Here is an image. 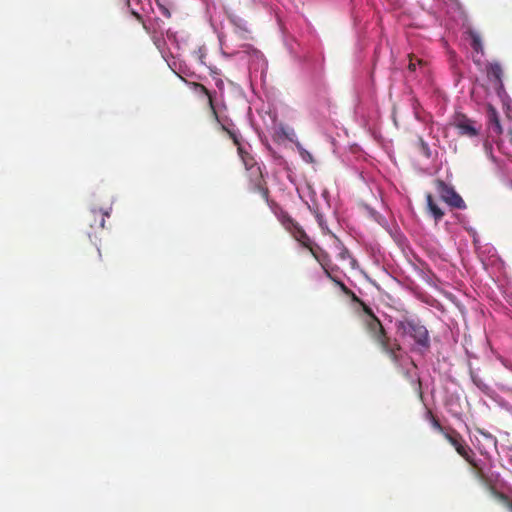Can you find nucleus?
<instances>
[{
	"label": "nucleus",
	"mask_w": 512,
	"mask_h": 512,
	"mask_svg": "<svg viewBox=\"0 0 512 512\" xmlns=\"http://www.w3.org/2000/svg\"><path fill=\"white\" fill-rule=\"evenodd\" d=\"M363 311L366 315L364 324L374 342L380 347L392 362L399 363L400 355L399 352L402 347L397 339H391L386 330L384 329L379 318L374 314L372 309L365 303H362Z\"/></svg>",
	"instance_id": "f257e3e1"
},
{
	"label": "nucleus",
	"mask_w": 512,
	"mask_h": 512,
	"mask_svg": "<svg viewBox=\"0 0 512 512\" xmlns=\"http://www.w3.org/2000/svg\"><path fill=\"white\" fill-rule=\"evenodd\" d=\"M396 328L402 335H407L414 340L417 351L425 352L430 349L429 331L419 320L405 318L396 322Z\"/></svg>",
	"instance_id": "f03ea898"
},
{
	"label": "nucleus",
	"mask_w": 512,
	"mask_h": 512,
	"mask_svg": "<svg viewBox=\"0 0 512 512\" xmlns=\"http://www.w3.org/2000/svg\"><path fill=\"white\" fill-rule=\"evenodd\" d=\"M238 154L245 166V168L249 171H251L252 179V186L253 190L260 193L262 198L268 202L269 198V189L266 185V181L263 178L261 168L257 166V163L254 159V157L248 153L243 146H239L238 148Z\"/></svg>",
	"instance_id": "7ed1b4c3"
},
{
	"label": "nucleus",
	"mask_w": 512,
	"mask_h": 512,
	"mask_svg": "<svg viewBox=\"0 0 512 512\" xmlns=\"http://www.w3.org/2000/svg\"><path fill=\"white\" fill-rule=\"evenodd\" d=\"M280 222L283 225V227L285 228V230H287L293 236V238L295 240H297L302 246L308 248L311 251L312 255L318 261H320L311 246L312 243H311L310 237L306 234L304 229L293 218H291L288 214H282L280 216Z\"/></svg>",
	"instance_id": "20e7f679"
},
{
	"label": "nucleus",
	"mask_w": 512,
	"mask_h": 512,
	"mask_svg": "<svg viewBox=\"0 0 512 512\" xmlns=\"http://www.w3.org/2000/svg\"><path fill=\"white\" fill-rule=\"evenodd\" d=\"M435 188L439 197L452 208L464 209L465 202L462 197L454 190V188L446 184L443 180H435Z\"/></svg>",
	"instance_id": "39448f33"
},
{
	"label": "nucleus",
	"mask_w": 512,
	"mask_h": 512,
	"mask_svg": "<svg viewBox=\"0 0 512 512\" xmlns=\"http://www.w3.org/2000/svg\"><path fill=\"white\" fill-rule=\"evenodd\" d=\"M444 438L455 448L457 453L462 456L467 462L475 466L473 459L469 452L471 449L465 444L462 435L452 427H448L447 431L443 434Z\"/></svg>",
	"instance_id": "423d86ee"
},
{
	"label": "nucleus",
	"mask_w": 512,
	"mask_h": 512,
	"mask_svg": "<svg viewBox=\"0 0 512 512\" xmlns=\"http://www.w3.org/2000/svg\"><path fill=\"white\" fill-rule=\"evenodd\" d=\"M452 125L458 130L460 136L476 137L479 134V128L476 122L468 118L465 114L456 113L453 117Z\"/></svg>",
	"instance_id": "0eeeda50"
},
{
	"label": "nucleus",
	"mask_w": 512,
	"mask_h": 512,
	"mask_svg": "<svg viewBox=\"0 0 512 512\" xmlns=\"http://www.w3.org/2000/svg\"><path fill=\"white\" fill-rule=\"evenodd\" d=\"M108 211H103L102 209H92L88 215V222L91 228L100 229L104 228L105 219L109 217Z\"/></svg>",
	"instance_id": "6e6552de"
},
{
	"label": "nucleus",
	"mask_w": 512,
	"mask_h": 512,
	"mask_svg": "<svg viewBox=\"0 0 512 512\" xmlns=\"http://www.w3.org/2000/svg\"><path fill=\"white\" fill-rule=\"evenodd\" d=\"M189 85H190V87L196 93L202 94V95L207 97L208 105H209V108L211 110V114H212L214 120H218V113H217L216 108L214 106V102H213V98H212L211 92L201 83L190 82Z\"/></svg>",
	"instance_id": "1a4fd4ad"
},
{
	"label": "nucleus",
	"mask_w": 512,
	"mask_h": 512,
	"mask_svg": "<svg viewBox=\"0 0 512 512\" xmlns=\"http://www.w3.org/2000/svg\"><path fill=\"white\" fill-rule=\"evenodd\" d=\"M467 33L471 39V47L473 51L477 55L480 54L482 56L484 54V47L479 33L474 30H469Z\"/></svg>",
	"instance_id": "9d476101"
},
{
	"label": "nucleus",
	"mask_w": 512,
	"mask_h": 512,
	"mask_svg": "<svg viewBox=\"0 0 512 512\" xmlns=\"http://www.w3.org/2000/svg\"><path fill=\"white\" fill-rule=\"evenodd\" d=\"M426 202L427 207L431 214L433 215L435 221H440L444 216V212L435 203L433 196L430 193L426 195Z\"/></svg>",
	"instance_id": "9b49d317"
},
{
	"label": "nucleus",
	"mask_w": 512,
	"mask_h": 512,
	"mask_svg": "<svg viewBox=\"0 0 512 512\" xmlns=\"http://www.w3.org/2000/svg\"><path fill=\"white\" fill-rule=\"evenodd\" d=\"M426 420H428L432 426V428L436 431H438L439 433H441L442 435L447 431V428L443 427L440 423V421L438 420V418L433 414V412L431 410H427L426 411V416H425Z\"/></svg>",
	"instance_id": "f8f14e48"
},
{
	"label": "nucleus",
	"mask_w": 512,
	"mask_h": 512,
	"mask_svg": "<svg viewBox=\"0 0 512 512\" xmlns=\"http://www.w3.org/2000/svg\"><path fill=\"white\" fill-rule=\"evenodd\" d=\"M488 77L494 78L495 80L501 82V78L503 75L502 67L499 63H491L487 68Z\"/></svg>",
	"instance_id": "ddd939ff"
},
{
	"label": "nucleus",
	"mask_w": 512,
	"mask_h": 512,
	"mask_svg": "<svg viewBox=\"0 0 512 512\" xmlns=\"http://www.w3.org/2000/svg\"><path fill=\"white\" fill-rule=\"evenodd\" d=\"M224 132L233 141L234 145L237 146V149L239 148V146H242V144H241V135L238 133V131L235 128L224 127Z\"/></svg>",
	"instance_id": "4468645a"
},
{
	"label": "nucleus",
	"mask_w": 512,
	"mask_h": 512,
	"mask_svg": "<svg viewBox=\"0 0 512 512\" xmlns=\"http://www.w3.org/2000/svg\"><path fill=\"white\" fill-rule=\"evenodd\" d=\"M235 28L237 29V32L240 33L241 37L247 38L245 36L246 33H250L249 29L247 28L246 22H244L241 19H233L232 20Z\"/></svg>",
	"instance_id": "2eb2a0df"
},
{
	"label": "nucleus",
	"mask_w": 512,
	"mask_h": 512,
	"mask_svg": "<svg viewBox=\"0 0 512 512\" xmlns=\"http://www.w3.org/2000/svg\"><path fill=\"white\" fill-rule=\"evenodd\" d=\"M417 144H418V147H419L421 153L425 157L429 158L431 156V151H430L428 144L424 141V139L422 137H418Z\"/></svg>",
	"instance_id": "dca6fc26"
},
{
	"label": "nucleus",
	"mask_w": 512,
	"mask_h": 512,
	"mask_svg": "<svg viewBox=\"0 0 512 512\" xmlns=\"http://www.w3.org/2000/svg\"><path fill=\"white\" fill-rule=\"evenodd\" d=\"M491 121L493 122L495 128L494 130L497 132V133H501V126H500V121L496 115V112L494 111L493 112V115L491 117Z\"/></svg>",
	"instance_id": "f3484780"
},
{
	"label": "nucleus",
	"mask_w": 512,
	"mask_h": 512,
	"mask_svg": "<svg viewBox=\"0 0 512 512\" xmlns=\"http://www.w3.org/2000/svg\"><path fill=\"white\" fill-rule=\"evenodd\" d=\"M215 121L220 125V129L222 131H224V127L235 128V125L232 122L222 121L219 117L218 120Z\"/></svg>",
	"instance_id": "a211bd4d"
},
{
	"label": "nucleus",
	"mask_w": 512,
	"mask_h": 512,
	"mask_svg": "<svg viewBox=\"0 0 512 512\" xmlns=\"http://www.w3.org/2000/svg\"><path fill=\"white\" fill-rule=\"evenodd\" d=\"M408 68L410 71L416 70V63L414 62V59L412 57H410Z\"/></svg>",
	"instance_id": "6ab92c4d"
},
{
	"label": "nucleus",
	"mask_w": 512,
	"mask_h": 512,
	"mask_svg": "<svg viewBox=\"0 0 512 512\" xmlns=\"http://www.w3.org/2000/svg\"><path fill=\"white\" fill-rule=\"evenodd\" d=\"M95 245H97V244L95 243ZM96 256H97V260L100 261L102 255H101V252H100V248L98 246H96Z\"/></svg>",
	"instance_id": "aec40b11"
},
{
	"label": "nucleus",
	"mask_w": 512,
	"mask_h": 512,
	"mask_svg": "<svg viewBox=\"0 0 512 512\" xmlns=\"http://www.w3.org/2000/svg\"><path fill=\"white\" fill-rule=\"evenodd\" d=\"M339 285L341 286L342 290L345 291L346 293L350 292V290L345 286L344 283L339 282Z\"/></svg>",
	"instance_id": "412c9836"
},
{
	"label": "nucleus",
	"mask_w": 512,
	"mask_h": 512,
	"mask_svg": "<svg viewBox=\"0 0 512 512\" xmlns=\"http://www.w3.org/2000/svg\"><path fill=\"white\" fill-rule=\"evenodd\" d=\"M162 13H163V15H165L166 17H170V16H171V14H170L169 10H168V9H166V8H163Z\"/></svg>",
	"instance_id": "4be33fe9"
},
{
	"label": "nucleus",
	"mask_w": 512,
	"mask_h": 512,
	"mask_svg": "<svg viewBox=\"0 0 512 512\" xmlns=\"http://www.w3.org/2000/svg\"><path fill=\"white\" fill-rule=\"evenodd\" d=\"M349 293H351V295H353V299H354L355 301L360 302V304L362 305V303H363V302H362L361 300H359V299L355 296L354 292H351V291H350Z\"/></svg>",
	"instance_id": "5701e85b"
},
{
	"label": "nucleus",
	"mask_w": 512,
	"mask_h": 512,
	"mask_svg": "<svg viewBox=\"0 0 512 512\" xmlns=\"http://www.w3.org/2000/svg\"><path fill=\"white\" fill-rule=\"evenodd\" d=\"M473 60L476 64H480L481 63V59L480 58H476V56L473 57Z\"/></svg>",
	"instance_id": "b1692460"
},
{
	"label": "nucleus",
	"mask_w": 512,
	"mask_h": 512,
	"mask_svg": "<svg viewBox=\"0 0 512 512\" xmlns=\"http://www.w3.org/2000/svg\"><path fill=\"white\" fill-rule=\"evenodd\" d=\"M508 507H509V511L512 512V501L509 503Z\"/></svg>",
	"instance_id": "393cba45"
},
{
	"label": "nucleus",
	"mask_w": 512,
	"mask_h": 512,
	"mask_svg": "<svg viewBox=\"0 0 512 512\" xmlns=\"http://www.w3.org/2000/svg\"><path fill=\"white\" fill-rule=\"evenodd\" d=\"M417 63H418L419 65H422V64H423V61H422V60H420V59H418V60H417Z\"/></svg>",
	"instance_id": "a878e982"
}]
</instances>
